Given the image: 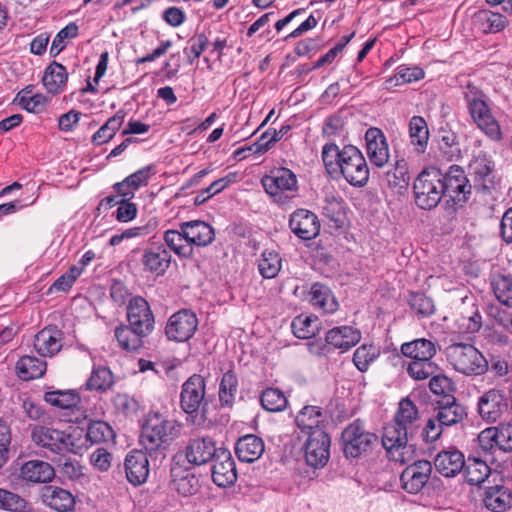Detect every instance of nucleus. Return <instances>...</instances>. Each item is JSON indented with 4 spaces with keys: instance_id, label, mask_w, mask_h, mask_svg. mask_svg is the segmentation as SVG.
<instances>
[{
    "instance_id": "nucleus-21",
    "label": "nucleus",
    "mask_w": 512,
    "mask_h": 512,
    "mask_svg": "<svg viewBox=\"0 0 512 512\" xmlns=\"http://www.w3.org/2000/svg\"><path fill=\"white\" fill-rule=\"evenodd\" d=\"M218 451L219 448L212 438H192L185 447V458L189 464L201 466L211 461Z\"/></svg>"
},
{
    "instance_id": "nucleus-44",
    "label": "nucleus",
    "mask_w": 512,
    "mask_h": 512,
    "mask_svg": "<svg viewBox=\"0 0 512 512\" xmlns=\"http://www.w3.org/2000/svg\"><path fill=\"white\" fill-rule=\"evenodd\" d=\"M386 180L391 188L398 190L406 189L410 181L409 168L406 160H397L394 168L386 173Z\"/></svg>"
},
{
    "instance_id": "nucleus-11",
    "label": "nucleus",
    "mask_w": 512,
    "mask_h": 512,
    "mask_svg": "<svg viewBox=\"0 0 512 512\" xmlns=\"http://www.w3.org/2000/svg\"><path fill=\"white\" fill-rule=\"evenodd\" d=\"M443 196L447 195L454 202H466L474 189L462 167L453 165L443 173Z\"/></svg>"
},
{
    "instance_id": "nucleus-60",
    "label": "nucleus",
    "mask_w": 512,
    "mask_h": 512,
    "mask_svg": "<svg viewBox=\"0 0 512 512\" xmlns=\"http://www.w3.org/2000/svg\"><path fill=\"white\" fill-rule=\"evenodd\" d=\"M424 77V71L419 67H399L398 72L393 78L388 79L386 82L389 85H401L418 81Z\"/></svg>"
},
{
    "instance_id": "nucleus-29",
    "label": "nucleus",
    "mask_w": 512,
    "mask_h": 512,
    "mask_svg": "<svg viewBox=\"0 0 512 512\" xmlns=\"http://www.w3.org/2000/svg\"><path fill=\"white\" fill-rule=\"evenodd\" d=\"M264 450L263 440L254 434H248L239 438L235 447L238 459L247 463L258 460Z\"/></svg>"
},
{
    "instance_id": "nucleus-27",
    "label": "nucleus",
    "mask_w": 512,
    "mask_h": 512,
    "mask_svg": "<svg viewBox=\"0 0 512 512\" xmlns=\"http://www.w3.org/2000/svg\"><path fill=\"white\" fill-rule=\"evenodd\" d=\"M467 412L463 405L458 403L455 397L450 396L440 402L436 408V415L438 422L445 427L456 425L466 418Z\"/></svg>"
},
{
    "instance_id": "nucleus-8",
    "label": "nucleus",
    "mask_w": 512,
    "mask_h": 512,
    "mask_svg": "<svg viewBox=\"0 0 512 512\" xmlns=\"http://www.w3.org/2000/svg\"><path fill=\"white\" fill-rule=\"evenodd\" d=\"M342 162L338 173L354 187H363L369 180V168L361 151L347 145L342 148Z\"/></svg>"
},
{
    "instance_id": "nucleus-7",
    "label": "nucleus",
    "mask_w": 512,
    "mask_h": 512,
    "mask_svg": "<svg viewBox=\"0 0 512 512\" xmlns=\"http://www.w3.org/2000/svg\"><path fill=\"white\" fill-rule=\"evenodd\" d=\"M343 451L346 457L357 458L370 452L378 443V436L365 429L361 420L357 419L342 431Z\"/></svg>"
},
{
    "instance_id": "nucleus-62",
    "label": "nucleus",
    "mask_w": 512,
    "mask_h": 512,
    "mask_svg": "<svg viewBox=\"0 0 512 512\" xmlns=\"http://www.w3.org/2000/svg\"><path fill=\"white\" fill-rule=\"evenodd\" d=\"M493 428L497 447L504 452H512V424H500Z\"/></svg>"
},
{
    "instance_id": "nucleus-3",
    "label": "nucleus",
    "mask_w": 512,
    "mask_h": 512,
    "mask_svg": "<svg viewBox=\"0 0 512 512\" xmlns=\"http://www.w3.org/2000/svg\"><path fill=\"white\" fill-rule=\"evenodd\" d=\"M443 173L436 167L424 169L414 181L413 190L416 205L423 210H431L443 198Z\"/></svg>"
},
{
    "instance_id": "nucleus-10",
    "label": "nucleus",
    "mask_w": 512,
    "mask_h": 512,
    "mask_svg": "<svg viewBox=\"0 0 512 512\" xmlns=\"http://www.w3.org/2000/svg\"><path fill=\"white\" fill-rule=\"evenodd\" d=\"M198 327L196 314L189 309H181L172 314L166 324L165 334L169 340L185 342L193 337Z\"/></svg>"
},
{
    "instance_id": "nucleus-18",
    "label": "nucleus",
    "mask_w": 512,
    "mask_h": 512,
    "mask_svg": "<svg viewBox=\"0 0 512 512\" xmlns=\"http://www.w3.org/2000/svg\"><path fill=\"white\" fill-rule=\"evenodd\" d=\"M212 465V480L219 487H227L237 479L235 461L231 452L225 448L219 447Z\"/></svg>"
},
{
    "instance_id": "nucleus-32",
    "label": "nucleus",
    "mask_w": 512,
    "mask_h": 512,
    "mask_svg": "<svg viewBox=\"0 0 512 512\" xmlns=\"http://www.w3.org/2000/svg\"><path fill=\"white\" fill-rule=\"evenodd\" d=\"M68 80V73L64 65L53 61L50 63L42 77V83L47 92L58 94L62 92Z\"/></svg>"
},
{
    "instance_id": "nucleus-46",
    "label": "nucleus",
    "mask_w": 512,
    "mask_h": 512,
    "mask_svg": "<svg viewBox=\"0 0 512 512\" xmlns=\"http://www.w3.org/2000/svg\"><path fill=\"white\" fill-rule=\"evenodd\" d=\"M44 399L50 405L61 409L73 408L80 402V397L74 390L46 392Z\"/></svg>"
},
{
    "instance_id": "nucleus-52",
    "label": "nucleus",
    "mask_w": 512,
    "mask_h": 512,
    "mask_svg": "<svg viewBox=\"0 0 512 512\" xmlns=\"http://www.w3.org/2000/svg\"><path fill=\"white\" fill-rule=\"evenodd\" d=\"M262 407L270 412L282 411L287 405V399L283 392L276 388H268L262 392Z\"/></svg>"
},
{
    "instance_id": "nucleus-38",
    "label": "nucleus",
    "mask_w": 512,
    "mask_h": 512,
    "mask_svg": "<svg viewBox=\"0 0 512 512\" xmlns=\"http://www.w3.org/2000/svg\"><path fill=\"white\" fill-rule=\"evenodd\" d=\"M154 316L147 318H137L133 320L132 317V302H130V333H132L136 340L130 339V351L138 350L144 346V339L148 337L154 329Z\"/></svg>"
},
{
    "instance_id": "nucleus-14",
    "label": "nucleus",
    "mask_w": 512,
    "mask_h": 512,
    "mask_svg": "<svg viewBox=\"0 0 512 512\" xmlns=\"http://www.w3.org/2000/svg\"><path fill=\"white\" fill-rule=\"evenodd\" d=\"M205 387L204 378L198 374L192 375L184 382L180 395V404L185 413L192 414L197 412L207 404L205 402Z\"/></svg>"
},
{
    "instance_id": "nucleus-26",
    "label": "nucleus",
    "mask_w": 512,
    "mask_h": 512,
    "mask_svg": "<svg viewBox=\"0 0 512 512\" xmlns=\"http://www.w3.org/2000/svg\"><path fill=\"white\" fill-rule=\"evenodd\" d=\"M41 498L46 506L59 512L71 511L75 506L72 493L57 486H45L42 489Z\"/></svg>"
},
{
    "instance_id": "nucleus-45",
    "label": "nucleus",
    "mask_w": 512,
    "mask_h": 512,
    "mask_svg": "<svg viewBox=\"0 0 512 512\" xmlns=\"http://www.w3.org/2000/svg\"><path fill=\"white\" fill-rule=\"evenodd\" d=\"M114 438L115 433L107 422L101 420L89 422L86 432V441H89L91 445L108 442Z\"/></svg>"
},
{
    "instance_id": "nucleus-31",
    "label": "nucleus",
    "mask_w": 512,
    "mask_h": 512,
    "mask_svg": "<svg viewBox=\"0 0 512 512\" xmlns=\"http://www.w3.org/2000/svg\"><path fill=\"white\" fill-rule=\"evenodd\" d=\"M483 502L493 512H505L512 506V492L503 485L487 487Z\"/></svg>"
},
{
    "instance_id": "nucleus-33",
    "label": "nucleus",
    "mask_w": 512,
    "mask_h": 512,
    "mask_svg": "<svg viewBox=\"0 0 512 512\" xmlns=\"http://www.w3.org/2000/svg\"><path fill=\"white\" fill-rule=\"evenodd\" d=\"M325 416L321 408L317 406H305L296 416V424L307 437L317 429H324Z\"/></svg>"
},
{
    "instance_id": "nucleus-19",
    "label": "nucleus",
    "mask_w": 512,
    "mask_h": 512,
    "mask_svg": "<svg viewBox=\"0 0 512 512\" xmlns=\"http://www.w3.org/2000/svg\"><path fill=\"white\" fill-rule=\"evenodd\" d=\"M64 345V333L56 325H49L40 330L35 336L33 347L42 357H53Z\"/></svg>"
},
{
    "instance_id": "nucleus-13",
    "label": "nucleus",
    "mask_w": 512,
    "mask_h": 512,
    "mask_svg": "<svg viewBox=\"0 0 512 512\" xmlns=\"http://www.w3.org/2000/svg\"><path fill=\"white\" fill-rule=\"evenodd\" d=\"M493 161L486 153L479 151L473 155L468 165L469 175L473 179L474 190L478 193L487 194L493 187Z\"/></svg>"
},
{
    "instance_id": "nucleus-30",
    "label": "nucleus",
    "mask_w": 512,
    "mask_h": 512,
    "mask_svg": "<svg viewBox=\"0 0 512 512\" xmlns=\"http://www.w3.org/2000/svg\"><path fill=\"white\" fill-rule=\"evenodd\" d=\"M360 339V331L351 326L334 327L326 333V342L344 351L355 346Z\"/></svg>"
},
{
    "instance_id": "nucleus-1",
    "label": "nucleus",
    "mask_w": 512,
    "mask_h": 512,
    "mask_svg": "<svg viewBox=\"0 0 512 512\" xmlns=\"http://www.w3.org/2000/svg\"><path fill=\"white\" fill-rule=\"evenodd\" d=\"M419 420V412L414 402L407 398L399 402L393 422L383 429L382 444L388 453L405 449L415 434Z\"/></svg>"
},
{
    "instance_id": "nucleus-15",
    "label": "nucleus",
    "mask_w": 512,
    "mask_h": 512,
    "mask_svg": "<svg viewBox=\"0 0 512 512\" xmlns=\"http://www.w3.org/2000/svg\"><path fill=\"white\" fill-rule=\"evenodd\" d=\"M432 473V464L428 460H418L407 466L400 475L402 488L411 494L420 492Z\"/></svg>"
},
{
    "instance_id": "nucleus-12",
    "label": "nucleus",
    "mask_w": 512,
    "mask_h": 512,
    "mask_svg": "<svg viewBox=\"0 0 512 512\" xmlns=\"http://www.w3.org/2000/svg\"><path fill=\"white\" fill-rule=\"evenodd\" d=\"M331 440L324 429H317L307 437L305 442V460L313 468L324 467L330 456Z\"/></svg>"
},
{
    "instance_id": "nucleus-43",
    "label": "nucleus",
    "mask_w": 512,
    "mask_h": 512,
    "mask_svg": "<svg viewBox=\"0 0 512 512\" xmlns=\"http://www.w3.org/2000/svg\"><path fill=\"white\" fill-rule=\"evenodd\" d=\"M164 241L166 245L178 256L189 258L193 254V248L186 240V235L183 231L168 230L164 234Z\"/></svg>"
},
{
    "instance_id": "nucleus-16",
    "label": "nucleus",
    "mask_w": 512,
    "mask_h": 512,
    "mask_svg": "<svg viewBox=\"0 0 512 512\" xmlns=\"http://www.w3.org/2000/svg\"><path fill=\"white\" fill-rule=\"evenodd\" d=\"M508 410V399L499 389L486 391L478 401V412L483 420L493 423Z\"/></svg>"
},
{
    "instance_id": "nucleus-49",
    "label": "nucleus",
    "mask_w": 512,
    "mask_h": 512,
    "mask_svg": "<svg viewBox=\"0 0 512 512\" xmlns=\"http://www.w3.org/2000/svg\"><path fill=\"white\" fill-rule=\"evenodd\" d=\"M492 287L499 302L512 308V277L510 275H496L493 277Z\"/></svg>"
},
{
    "instance_id": "nucleus-42",
    "label": "nucleus",
    "mask_w": 512,
    "mask_h": 512,
    "mask_svg": "<svg viewBox=\"0 0 512 512\" xmlns=\"http://www.w3.org/2000/svg\"><path fill=\"white\" fill-rule=\"evenodd\" d=\"M409 135L411 143L418 153L426 150L429 140V130L425 119L421 116H413L409 122Z\"/></svg>"
},
{
    "instance_id": "nucleus-37",
    "label": "nucleus",
    "mask_w": 512,
    "mask_h": 512,
    "mask_svg": "<svg viewBox=\"0 0 512 512\" xmlns=\"http://www.w3.org/2000/svg\"><path fill=\"white\" fill-rule=\"evenodd\" d=\"M437 352L432 341L419 338L401 345V353L413 360H432Z\"/></svg>"
},
{
    "instance_id": "nucleus-9",
    "label": "nucleus",
    "mask_w": 512,
    "mask_h": 512,
    "mask_svg": "<svg viewBox=\"0 0 512 512\" xmlns=\"http://www.w3.org/2000/svg\"><path fill=\"white\" fill-rule=\"evenodd\" d=\"M31 440L37 447L59 455L73 451L74 447L70 434L45 425L31 428Z\"/></svg>"
},
{
    "instance_id": "nucleus-36",
    "label": "nucleus",
    "mask_w": 512,
    "mask_h": 512,
    "mask_svg": "<svg viewBox=\"0 0 512 512\" xmlns=\"http://www.w3.org/2000/svg\"><path fill=\"white\" fill-rule=\"evenodd\" d=\"M310 302L313 306L320 308L325 313H334L339 308V303L331 289L321 283H314L311 286Z\"/></svg>"
},
{
    "instance_id": "nucleus-56",
    "label": "nucleus",
    "mask_w": 512,
    "mask_h": 512,
    "mask_svg": "<svg viewBox=\"0 0 512 512\" xmlns=\"http://www.w3.org/2000/svg\"><path fill=\"white\" fill-rule=\"evenodd\" d=\"M342 149L334 143L324 145L322 149V160L330 175L338 174L342 162Z\"/></svg>"
},
{
    "instance_id": "nucleus-41",
    "label": "nucleus",
    "mask_w": 512,
    "mask_h": 512,
    "mask_svg": "<svg viewBox=\"0 0 512 512\" xmlns=\"http://www.w3.org/2000/svg\"><path fill=\"white\" fill-rule=\"evenodd\" d=\"M459 332L462 334H474L482 327V316L478 307L472 304L470 308L463 307L460 316L456 320Z\"/></svg>"
},
{
    "instance_id": "nucleus-55",
    "label": "nucleus",
    "mask_w": 512,
    "mask_h": 512,
    "mask_svg": "<svg viewBox=\"0 0 512 512\" xmlns=\"http://www.w3.org/2000/svg\"><path fill=\"white\" fill-rule=\"evenodd\" d=\"M437 369V365L431 360H412L407 367V373L414 380H426L433 376Z\"/></svg>"
},
{
    "instance_id": "nucleus-23",
    "label": "nucleus",
    "mask_w": 512,
    "mask_h": 512,
    "mask_svg": "<svg viewBox=\"0 0 512 512\" xmlns=\"http://www.w3.org/2000/svg\"><path fill=\"white\" fill-rule=\"evenodd\" d=\"M367 154L370 161L383 167L389 160L388 144L383 132L378 128H370L365 134Z\"/></svg>"
},
{
    "instance_id": "nucleus-39",
    "label": "nucleus",
    "mask_w": 512,
    "mask_h": 512,
    "mask_svg": "<svg viewBox=\"0 0 512 512\" xmlns=\"http://www.w3.org/2000/svg\"><path fill=\"white\" fill-rule=\"evenodd\" d=\"M149 460L143 451L134 450L130 454V484L135 486L146 482L149 475Z\"/></svg>"
},
{
    "instance_id": "nucleus-5",
    "label": "nucleus",
    "mask_w": 512,
    "mask_h": 512,
    "mask_svg": "<svg viewBox=\"0 0 512 512\" xmlns=\"http://www.w3.org/2000/svg\"><path fill=\"white\" fill-rule=\"evenodd\" d=\"M447 359L456 371L467 376L482 375L488 369L486 358L471 344L453 343L449 345Z\"/></svg>"
},
{
    "instance_id": "nucleus-34",
    "label": "nucleus",
    "mask_w": 512,
    "mask_h": 512,
    "mask_svg": "<svg viewBox=\"0 0 512 512\" xmlns=\"http://www.w3.org/2000/svg\"><path fill=\"white\" fill-rule=\"evenodd\" d=\"M171 263V254L163 246L153 249H145L142 256V264L145 270L157 275L164 274Z\"/></svg>"
},
{
    "instance_id": "nucleus-40",
    "label": "nucleus",
    "mask_w": 512,
    "mask_h": 512,
    "mask_svg": "<svg viewBox=\"0 0 512 512\" xmlns=\"http://www.w3.org/2000/svg\"><path fill=\"white\" fill-rule=\"evenodd\" d=\"M465 478L470 485H480L491 475V468L480 458H468L464 466Z\"/></svg>"
},
{
    "instance_id": "nucleus-51",
    "label": "nucleus",
    "mask_w": 512,
    "mask_h": 512,
    "mask_svg": "<svg viewBox=\"0 0 512 512\" xmlns=\"http://www.w3.org/2000/svg\"><path fill=\"white\" fill-rule=\"evenodd\" d=\"M477 20L481 23L482 30L485 33H496L503 30L506 26V18L490 10L480 11Z\"/></svg>"
},
{
    "instance_id": "nucleus-22",
    "label": "nucleus",
    "mask_w": 512,
    "mask_h": 512,
    "mask_svg": "<svg viewBox=\"0 0 512 512\" xmlns=\"http://www.w3.org/2000/svg\"><path fill=\"white\" fill-rule=\"evenodd\" d=\"M171 486L180 495L187 497L195 495L200 489L199 477L188 467L174 462L170 469Z\"/></svg>"
},
{
    "instance_id": "nucleus-47",
    "label": "nucleus",
    "mask_w": 512,
    "mask_h": 512,
    "mask_svg": "<svg viewBox=\"0 0 512 512\" xmlns=\"http://www.w3.org/2000/svg\"><path fill=\"white\" fill-rule=\"evenodd\" d=\"M294 335L299 339H309L314 337L318 329V318L299 315L291 323Z\"/></svg>"
},
{
    "instance_id": "nucleus-58",
    "label": "nucleus",
    "mask_w": 512,
    "mask_h": 512,
    "mask_svg": "<svg viewBox=\"0 0 512 512\" xmlns=\"http://www.w3.org/2000/svg\"><path fill=\"white\" fill-rule=\"evenodd\" d=\"M408 302L410 307L421 317H428L435 311L433 300L423 293H411Z\"/></svg>"
},
{
    "instance_id": "nucleus-50",
    "label": "nucleus",
    "mask_w": 512,
    "mask_h": 512,
    "mask_svg": "<svg viewBox=\"0 0 512 512\" xmlns=\"http://www.w3.org/2000/svg\"><path fill=\"white\" fill-rule=\"evenodd\" d=\"M113 375L107 367L94 369L86 382L87 390L106 391L113 385Z\"/></svg>"
},
{
    "instance_id": "nucleus-57",
    "label": "nucleus",
    "mask_w": 512,
    "mask_h": 512,
    "mask_svg": "<svg viewBox=\"0 0 512 512\" xmlns=\"http://www.w3.org/2000/svg\"><path fill=\"white\" fill-rule=\"evenodd\" d=\"M379 356V350L373 345H361L353 355V362L361 372H365L369 365Z\"/></svg>"
},
{
    "instance_id": "nucleus-53",
    "label": "nucleus",
    "mask_w": 512,
    "mask_h": 512,
    "mask_svg": "<svg viewBox=\"0 0 512 512\" xmlns=\"http://www.w3.org/2000/svg\"><path fill=\"white\" fill-rule=\"evenodd\" d=\"M237 386L236 375L231 371L226 372L222 377L219 388V399L222 405L229 406L234 402Z\"/></svg>"
},
{
    "instance_id": "nucleus-25",
    "label": "nucleus",
    "mask_w": 512,
    "mask_h": 512,
    "mask_svg": "<svg viewBox=\"0 0 512 512\" xmlns=\"http://www.w3.org/2000/svg\"><path fill=\"white\" fill-rule=\"evenodd\" d=\"M434 466L442 476L454 477L465 466L464 455L456 449L443 450L436 455Z\"/></svg>"
},
{
    "instance_id": "nucleus-6",
    "label": "nucleus",
    "mask_w": 512,
    "mask_h": 512,
    "mask_svg": "<svg viewBox=\"0 0 512 512\" xmlns=\"http://www.w3.org/2000/svg\"><path fill=\"white\" fill-rule=\"evenodd\" d=\"M261 184L265 192L279 205L288 204L299 189L296 175L284 167L275 168L264 175Z\"/></svg>"
},
{
    "instance_id": "nucleus-59",
    "label": "nucleus",
    "mask_w": 512,
    "mask_h": 512,
    "mask_svg": "<svg viewBox=\"0 0 512 512\" xmlns=\"http://www.w3.org/2000/svg\"><path fill=\"white\" fill-rule=\"evenodd\" d=\"M78 34V26L75 23H69L61 29L52 41L50 47L51 56H57L66 46L65 40L74 38Z\"/></svg>"
},
{
    "instance_id": "nucleus-2",
    "label": "nucleus",
    "mask_w": 512,
    "mask_h": 512,
    "mask_svg": "<svg viewBox=\"0 0 512 512\" xmlns=\"http://www.w3.org/2000/svg\"><path fill=\"white\" fill-rule=\"evenodd\" d=\"M141 430V442L154 449L176 439L181 433V425L158 412H149L141 423Z\"/></svg>"
},
{
    "instance_id": "nucleus-20",
    "label": "nucleus",
    "mask_w": 512,
    "mask_h": 512,
    "mask_svg": "<svg viewBox=\"0 0 512 512\" xmlns=\"http://www.w3.org/2000/svg\"><path fill=\"white\" fill-rule=\"evenodd\" d=\"M16 476L26 484L48 483L55 477V470L48 462L28 460L19 466Z\"/></svg>"
},
{
    "instance_id": "nucleus-63",
    "label": "nucleus",
    "mask_w": 512,
    "mask_h": 512,
    "mask_svg": "<svg viewBox=\"0 0 512 512\" xmlns=\"http://www.w3.org/2000/svg\"><path fill=\"white\" fill-rule=\"evenodd\" d=\"M81 275V268L71 266L63 275H61L53 284L52 289L66 292L71 289L77 278Z\"/></svg>"
},
{
    "instance_id": "nucleus-35",
    "label": "nucleus",
    "mask_w": 512,
    "mask_h": 512,
    "mask_svg": "<svg viewBox=\"0 0 512 512\" xmlns=\"http://www.w3.org/2000/svg\"><path fill=\"white\" fill-rule=\"evenodd\" d=\"M15 369L20 379L29 381L42 377L46 372L47 363L35 356L24 355L17 361Z\"/></svg>"
},
{
    "instance_id": "nucleus-64",
    "label": "nucleus",
    "mask_w": 512,
    "mask_h": 512,
    "mask_svg": "<svg viewBox=\"0 0 512 512\" xmlns=\"http://www.w3.org/2000/svg\"><path fill=\"white\" fill-rule=\"evenodd\" d=\"M440 148L448 154V158L452 160L454 157H459L460 148L458 137L452 131H442L440 139Z\"/></svg>"
},
{
    "instance_id": "nucleus-4",
    "label": "nucleus",
    "mask_w": 512,
    "mask_h": 512,
    "mask_svg": "<svg viewBox=\"0 0 512 512\" xmlns=\"http://www.w3.org/2000/svg\"><path fill=\"white\" fill-rule=\"evenodd\" d=\"M464 97L467 102L469 112L474 122L490 139L499 141L502 138V132L497 120L493 117L488 104L485 101V95L475 86L467 85L464 91Z\"/></svg>"
},
{
    "instance_id": "nucleus-24",
    "label": "nucleus",
    "mask_w": 512,
    "mask_h": 512,
    "mask_svg": "<svg viewBox=\"0 0 512 512\" xmlns=\"http://www.w3.org/2000/svg\"><path fill=\"white\" fill-rule=\"evenodd\" d=\"M113 189L117 194L109 195L101 200L97 210L106 211L116 205H119L116 211V219L120 222H128V199H126V189H128V177L124 178L121 182L113 185Z\"/></svg>"
},
{
    "instance_id": "nucleus-61",
    "label": "nucleus",
    "mask_w": 512,
    "mask_h": 512,
    "mask_svg": "<svg viewBox=\"0 0 512 512\" xmlns=\"http://www.w3.org/2000/svg\"><path fill=\"white\" fill-rule=\"evenodd\" d=\"M26 507L27 502L19 495L0 488V509L22 512Z\"/></svg>"
},
{
    "instance_id": "nucleus-28",
    "label": "nucleus",
    "mask_w": 512,
    "mask_h": 512,
    "mask_svg": "<svg viewBox=\"0 0 512 512\" xmlns=\"http://www.w3.org/2000/svg\"><path fill=\"white\" fill-rule=\"evenodd\" d=\"M181 230L186 235V240L192 246H207L215 238L214 229L204 221L195 220L184 222L180 225Z\"/></svg>"
},
{
    "instance_id": "nucleus-54",
    "label": "nucleus",
    "mask_w": 512,
    "mask_h": 512,
    "mask_svg": "<svg viewBox=\"0 0 512 512\" xmlns=\"http://www.w3.org/2000/svg\"><path fill=\"white\" fill-rule=\"evenodd\" d=\"M123 120L124 115L119 114L109 118L108 121L93 135L92 142L95 145H101L108 142L115 132L121 127Z\"/></svg>"
},
{
    "instance_id": "nucleus-48",
    "label": "nucleus",
    "mask_w": 512,
    "mask_h": 512,
    "mask_svg": "<svg viewBox=\"0 0 512 512\" xmlns=\"http://www.w3.org/2000/svg\"><path fill=\"white\" fill-rule=\"evenodd\" d=\"M260 274L266 279L275 278L281 269V258L275 251H263L258 263Z\"/></svg>"
},
{
    "instance_id": "nucleus-17",
    "label": "nucleus",
    "mask_w": 512,
    "mask_h": 512,
    "mask_svg": "<svg viewBox=\"0 0 512 512\" xmlns=\"http://www.w3.org/2000/svg\"><path fill=\"white\" fill-rule=\"evenodd\" d=\"M320 221L315 213L299 208L289 218V228L302 240H312L320 233Z\"/></svg>"
}]
</instances>
